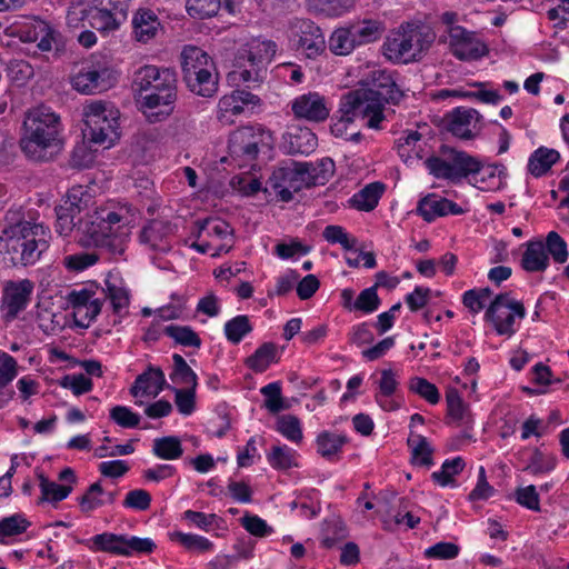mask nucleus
Segmentation results:
<instances>
[{
	"mask_svg": "<svg viewBox=\"0 0 569 569\" xmlns=\"http://www.w3.org/2000/svg\"><path fill=\"white\" fill-rule=\"evenodd\" d=\"M441 156H449L450 167L452 170L453 182H460L462 179L470 174H476L481 171V162L465 151H458L448 146H441Z\"/></svg>",
	"mask_w": 569,
	"mask_h": 569,
	"instance_id": "nucleus-19",
	"label": "nucleus"
},
{
	"mask_svg": "<svg viewBox=\"0 0 569 569\" xmlns=\"http://www.w3.org/2000/svg\"><path fill=\"white\" fill-rule=\"evenodd\" d=\"M174 402L181 415L189 416L196 409V390L197 388L178 389L173 388Z\"/></svg>",
	"mask_w": 569,
	"mask_h": 569,
	"instance_id": "nucleus-60",
	"label": "nucleus"
},
{
	"mask_svg": "<svg viewBox=\"0 0 569 569\" xmlns=\"http://www.w3.org/2000/svg\"><path fill=\"white\" fill-rule=\"evenodd\" d=\"M482 119V116L472 108L457 107L449 113H447L442 120L443 128L452 136L462 139L470 140L475 137L472 132V122H478Z\"/></svg>",
	"mask_w": 569,
	"mask_h": 569,
	"instance_id": "nucleus-15",
	"label": "nucleus"
},
{
	"mask_svg": "<svg viewBox=\"0 0 569 569\" xmlns=\"http://www.w3.org/2000/svg\"><path fill=\"white\" fill-rule=\"evenodd\" d=\"M60 116L50 107L40 104L26 113L20 148L33 162L53 160L63 149Z\"/></svg>",
	"mask_w": 569,
	"mask_h": 569,
	"instance_id": "nucleus-3",
	"label": "nucleus"
},
{
	"mask_svg": "<svg viewBox=\"0 0 569 569\" xmlns=\"http://www.w3.org/2000/svg\"><path fill=\"white\" fill-rule=\"evenodd\" d=\"M322 237L329 243H339L345 250H352L357 243V239L350 237L341 226L329 224L322 231Z\"/></svg>",
	"mask_w": 569,
	"mask_h": 569,
	"instance_id": "nucleus-54",
	"label": "nucleus"
},
{
	"mask_svg": "<svg viewBox=\"0 0 569 569\" xmlns=\"http://www.w3.org/2000/svg\"><path fill=\"white\" fill-rule=\"evenodd\" d=\"M161 22L154 11L148 8L138 9L132 18V36L141 43H149L161 30Z\"/></svg>",
	"mask_w": 569,
	"mask_h": 569,
	"instance_id": "nucleus-20",
	"label": "nucleus"
},
{
	"mask_svg": "<svg viewBox=\"0 0 569 569\" xmlns=\"http://www.w3.org/2000/svg\"><path fill=\"white\" fill-rule=\"evenodd\" d=\"M408 389L410 392L418 395L430 405H437L440 400V392L436 385L422 377H412L409 380Z\"/></svg>",
	"mask_w": 569,
	"mask_h": 569,
	"instance_id": "nucleus-49",
	"label": "nucleus"
},
{
	"mask_svg": "<svg viewBox=\"0 0 569 569\" xmlns=\"http://www.w3.org/2000/svg\"><path fill=\"white\" fill-rule=\"evenodd\" d=\"M278 431L292 442L302 440L300 420L292 415H284L278 419Z\"/></svg>",
	"mask_w": 569,
	"mask_h": 569,
	"instance_id": "nucleus-57",
	"label": "nucleus"
},
{
	"mask_svg": "<svg viewBox=\"0 0 569 569\" xmlns=\"http://www.w3.org/2000/svg\"><path fill=\"white\" fill-rule=\"evenodd\" d=\"M32 290L33 283L28 279L7 284L1 301L2 317L6 321H12L27 308Z\"/></svg>",
	"mask_w": 569,
	"mask_h": 569,
	"instance_id": "nucleus-13",
	"label": "nucleus"
},
{
	"mask_svg": "<svg viewBox=\"0 0 569 569\" xmlns=\"http://www.w3.org/2000/svg\"><path fill=\"white\" fill-rule=\"evenodd\" d=\"M559 159L560 153L556 149L540 147L530 156L528 171L536 178L542 177Z\"/></svg>",
	"mask_w": 569,
	"mask_h": 569,
	"instance_id": "nucleus-32",
	"label": "nucleus"
},
{
	"mask_svg": "<svg viewBox=\"0 0 569 569\" xmlns=\"http://www.w3.org/2000/svg\"><path fill=\"white\" fill-rule=\"evenodd\" d=\"M50 238L48 227L27 220L20 209H10L0 234V258L9 267L32 266L49 248Z\"/></svg>",
	"mask_w": 569,
	"mask_h": 569,
	"instance_id": "nucleus-2",
	"label": "nucleus"
},
{
	"mask_svg": "<svg viewBox=\"0 0 569 569\" xmlns=\"http://www.w3.org/2000/svg\"><path fill=\"white\" fill-rule=\"evenodd\" d=\"M133 86L148 92L142 103L150 122L163 121L173 112L177 101V73L173 69L152 64L140 67L133 74Z\"/></svg>",
	"mask_w": 569,
	"mask_h": 569,
	"instance_id": "nucleus-5",
	"label": "nucleus"
},
{
	"mask_svg": "<svg viewBox=\"0 0 569 569\" xmlns=\"http://www.w3.org/2000/svg\"><path fill=\"white\" fill-rule=\"evenodd\" d=\"M303 184L306 182L302 179L296 177V173L282 166L272 172L267 182L266 191L271 189L280 201L289 202L293 198V192L301 190Z\"/></svg>",
	"mask_w": 569,
	"mask_h": 569,
	"instance_id": "nucleus-16",
	"label": "nucleus"
},
{
	"mask_svg": "<svg viewBox=\"0 0 569 569\" xmlns=\"http://www.w3.org/2000/svg\"><path fill=\"white\" fill-rule=\"evenodd\" d=\"M242 527L252 536L263 538L273 532V528L270 527L266 520L257 515L246 513L241 519Z\"/></svg>",
	"mask_w": 569,
	"mask_h": 569,
	"instance_id": "nucleus-58",
	"label": "nucleus"
},
{
	"mask_svg": "<svg viewBox=\"0 0 569 569\" xmlns=\"http://www.w3.org/2000/svg\"><path fill=\"white\" fill-rule=\"evenodd\" d=\"M381 301L377 295L376 287L362 290L353 302V309L365 313H372L378 310Z\"/></svg>",
	"mask_w": 569,
	"mask_h": 569,
	"instance_id": "nucleus-59",
	"label": "nucleus"
},
{
	"mask_svg": "<svg viewBox=\"0 0 569 569\" xmlns=\"http://www.w3.org/2000/svg\"><path fill=\"white\" fill-rule=\"evenodd\" d=\"M194 226L197 228V231L194 236L197 238H200L202 232H207L208 236H214L219 239H223L228 236H232L233 229L231 226L223 219L220 218H204L199 219L194 222Z\"/></svg>",
	"mask_w": 569,
	"mask_h": 569,
	"instance_id": "nucleus-41",
	"label": "nucleus"
},
{
	"mask_svg": "<svg viewBox=\"0 0 569 569\" xmlns=\"http://www.w3.org/2000/svg\"><path fill=\"white\" fill-rule=\"evenodd\" d=\"M348 442L346 435L323 430L316 439L317 452L327 461L336 462L340 460L342 448Z\"/></svg>",
	"mask_w": 569,
	"mask_h": 569,
	"instance_id": "nucleus-25",
	"label": "nucleus"
},
{
	"mask_svg": "<svg viewBox=\"0 0 569 569\" xmlns=\"http://www.w3.org/2000/svg\"><path fill=\"white\" fill-rule=\"evenodd\" d=\"M266 131L262 127H241L229 138V154L248 164L257 159Z\"/></svg>",
	"mask_w": 569,
	"mask_h": 569,
	"instance_id": "nucleus-11",
	"label": "nucleus"
},
{
	"mask_svg": "<svg viewBox=\"0 0 569 569\" xmlns=\"http://www.w3.org/2000/svg\"><path fill=\"white\" fill-rule=\"evenodd\" d=\"M556 466L557 458L553 455H545L539 448H535L522 470L531 476H538L552 471Z\"/></svg>",
	"mask_w": 569,
	"mask_h": 569,
	"instance_id": "nucleus-46",
	"label": "nucleus"
},
{
	"mask_svg": "<svg viewBox=\"0 0 569 569\" xmlns=\"http://www.w3.org/2000/svg\"><path fill=\"white\" fill-rule=\"evenodd\" d=\"M465 467L466 462L461 457L447 459L442 463L441 470L431 473V479L441 487L453 486V477L459 475L465 469Z\"/></svg>",
	"mask_w": 569,
	"mask_h": 569,
	"instance_id": "nucleus-44",
	"label": "nucleus"
},
{
	"mask_svg": "<svg viewBox=\"0 0 569 569\" xmlns=\"http://www.w3.org/2000/svg\"><path fill=\"white\" fill-rule=\"evenodd\" d=\"M89 140L97 144L112 146L119 138L120 112L111 102L92 101L83 108Z\"/></svg>",
	"mask_w": 569,
	"mask_h": 569,
	"instance_id": "nucleus-8",
	"label": "nucleus"
},
{
	"mask_svg": "<svg viewBox=\"0 0 569 569\" xmlns=\"http://www.w3.org/2000/svg\"><path fill=\"white\" fill-rule=\"evenodd\" d=\"M448 33L451 51L459 60H477L488 53L486 44L476 39L475 33L463 27H451Z\"/></svg>",
	"mask_w": 569,
	"mask_h": 569,
	"instance_id": "nucleus-12",
	"label": "nucleus"
},
{
	"mask_svg": "<svg viewBox=\"0 0 569 569\" xmlns=\"http://www.w3.org/2000/svg\"><path fill=\"white\" fill-rule=\"evenodd\" d=\"M162 332L183 347L199 349L202 345L201 338L190 326L169 325L163 328Z\"/></svg>",
	"mask_w": 569,
	"mask_h": 569,
	"instance_id": "nucleus-40",
	"label": "nucleus"
},
{
	"mask_svg": "<svg viewBox=\"0 0 569 569\" xmlns=\"http://www.w3.org/2000/svg\"><path fill=\"white\" fill-rule=\"evenodd\" d=\"M186 9L193 19H208L220 11V0H187Z\"/></svg>",
	"mask_w": 569,
	"mask_h": 569,
	"instance_id": "nucleus-48",
	"label": "nucleus"
},
{
	"mask_svg": "<svg viewBox=\"0 0 569 569\" xmlns=\"http://www.w3.org/2000/svg\"><path fill=\"white\" fill-rule=\"evenodd\" d=\"M276 51L277 44L273 41L253 39L237 50L231 74L243 83H261Z\"/></svg>",
	"mask_w": 569,
	"mask_h": 569,
	"instance_id": "nucleus-7",
	"label": "nucleus"
},
{
	"mask_svg": "<svg viewBox=\"0 0 569 569\" xmlns=\"http://www.w3.org/2000/svg\"><path fill=\"white\" fill-rule=\"evenodd\" d=\"M152 453L163 460H177L182 457L183 448L177 436L156 438L152 445Z\"/></svg>",
	"mask_w": 569,
	"mask_h": 569,
	"instance_id": "nucleus-36",
	"label": "nucleus"
},
{
	"mask_svg": "<svg viewBox=\"0 0 569 569\" xmlns=\"http://www.w3.org/2000/svg\"><path fill=\"white\" fill-rule=\"evenodd\" d=\"M31 522L22 515L14 513L0 520V543H7V539L27 531Z\"/></svg>",
	"mask_w": 569,
	"mask_h": 569,
	"instance_id": "nucleus-45",
	"label": "nucleus"
},
{
	"mask_svg": "<svg viewBox=\"0 0 569 569\" xmlns=\"http://www.w3.org/2000/svg\"><path fill=\"white\" fill-rule=\"evenodd\" d=\"M76 542L86 546L92 552H107L117 556L128 553L123 548V535L102 532L90 539L76 538Z\"/></svg>",
	"mask_w": 569,
	"mask_h": 569,
	"instance_id": "nucleus-23",
	"label": "nucleus"
},
{
	"mask_svg": "<svg viewBox=\"0 0 569 569\" xmlns=\"http://www.w3.org/2000/svg\"><path fill=\"white\" fill-rule=\"evenodd\" d=\"M171 539L178 541L188 551L207 552L213 547V543L209 539L193 533L176 531L171 535Z\"/></svg>",
	"mask_w": 569,
	"mask_h": 569,
	"instance_id": "nucleus-51",
	"label": "nucleus"
},
{
	"mask_svg": "<svg viewBox=\"0 0 569 569\" xmlns=\"http://www.w3.org/2000/svg\"><path fill=\"white\" fill-rule=\"evenodd\" d=\"M526 308L519 300L513 299L510 292L497 295L485 312V320L490 322L498 336L512 337L517 329L516 318L526 317Z\"/></svg>",
	"mask_w": 569,
	"mask_h": 569,
	"instance_id": "nucleus-9",
	"label": "nucleus"
},
{
	"mask_svg": "<svg viewBox=\"0 0 569 569\" xmlns=\"http://www.w3.org/2000/svg\"><path fill=\"white\" fill-rule=\"evenodd\" d=\"M296 47L307 58L313 59L326 50V39L319 26L311 20H299L296 24Z\"/></svg>",
	"mask_w": 569,
	"mask_h": 569,
	"instance_id": "nucleus-14",
	"label": "nucleus"
},
{
	"mask_svg": "<svg viewBox=\"0 0 569 569\" xmlns=\"http://www.w3.org/2000/svg\"><path fill=\"white\" fill-rule=\"evenodd\" d=\"M39 487L41 490L40 502H60L64 500L73 490L71 486L58 485L54 481H50L43 473H38Z\"/></svg>",
	"mask_w": 569,
	"mask_h": 569,
	"instance_id": "nucleus-39",
	"label": "nucleus"
},
{
	"mask_svg": "<svg viewBox=\"0 0 569 569\" xmlns=\"http://www.w3.org/2000/svg\"><path fill=\"white\" fill-rule=\"evenodd\" d=\"M407 445L411 449L410 461L413 466L430 468L433 465L435 450L425 436L411 433Z\"/></svg>",
	"mask_w": 569,
	"mask_h": 569,
	"instance_id": "nucleus-33",
	"label": "nucleus"
},
{
	"mask_svg": "<svg viewBox=\"0 0 569 569\" xmlns=\"http://www.w3.org/2000/svg\"><path fill=\"white\" fill-rule=\"evenodd\" d=\"M18 375L17 360L4 351H0V389L6 388Z\"/></svg>",
	"mask_w": 569,
	"mask_h": 569,
	"instance_id": "nucleus-63",
	"label": "nucleus"
},
{
	"mask_svg": "<svg viewBox=\"0 0 569 569\" xmlns=\"http://www.w3.org/2000/svg\"><path fill=\"white\" fill-rule=\"evenodd\" d=\"M166 378L161 368L149 366L148 369L139 375L130 388L133 397L151 396L156 398L166 387Z\"/></svg>",
	"mask_w": 569,
	"mask_h": 569,
	"instance_id": "nucleus-21",
	"label": "nucleus"
},
{
	"mask_svg": "<svg viewBox=\"0 0 569 569\" xmlns=\"http://www.w3.org/2000/svg\"><path fill=\"white\" fill-rule=\"evenodd\" d=\"M103 493L104 490L99 481L90 485L86 493L78 499L81 511L88 513L103 506L104 501L99 498Z\"/></svg>",
	"mask_w": 569,
	"mask_h": 569,
	"instance_id": "nucleus-56",
	"label": "nucleus"
},
{
	"mask_svg": "<svg viewBox=\"0 0 569 569\" xmlns=\"http://www.w3.org/2000/svg\"><path fill=\"white\" fill-rule=\"evenodd\" d=\"M348 93L349 108L359 104L362 108V118L367 119V127L381 129L386 119L385 106L398 104L405 93L396 83L393 74L388 70H373L362 87Z\"/></svg>",
	"mask_w": 569,
	"mask_h": 569,
	"instance_id": "nucleus-4",
	"label": "nucleus"
},
{
	"mask_svg": "<svg viewBox=\"0 0 569 569\" xmlns=\"http://www.w3.org/2000/svg\"><path fill=\"white\" fill-rule=\"evenodd\" d=\"M515 499L520 506L529 510L540 511V498L533 485L517 488Z\"/></svg>",
	"mask_w": 569,
	"mask_h": 569,
	"instance_id": "nucleus-62",
	"label": "nucleus"
},
{
	"mask_svg": "<svg viewBox=\"0 0 569 569\" xmlns=\"http://www.w3.org/2000/svg\"><path fill=\"white\" fill-rule=\"evenodd\" d=\"M117 82V74L112 68L100 61H90L81 64L71 77L72 88L82 94H96L108 90Z\"/></svg>",
	"mask_w": 569,
	"mask_h": 569,
	"instance_id": "nucleus-10",
	"label": "nucleus"
},
{
	"mask_svg": "<svg viewBox=\"0 0 569 569\" xmlns=\"http://www.w3.org/2000/svg\"><path fill=\"white\" fill-rule=\"evenodd\" d=\"M435 41V33L417 23H402L393 30L382 46L383 56L393 63L419 61Z\"/></svg>",
	"mask_w": 569,
	"mask_h": 569,
	"instance_id": "nucleus-6",
	"label": "nucleus"
},
{
	"mask_svg": "<svg viewBox=\"0 0 569 569\" xmlns=\"http://www.w3.org/2000/svg\"><path fill=\"white\" fill-rule=\"evenodd\" d=\"M128 11L118 13L112 7L96 6L89 12V23L98 31H111L119 28V26L127 19Z\"/></svg>",
	"mask_w": 569,
	"mask_h": 569,
	"instance_id": "nucleus-26",
	"label": "nucleus"
},
{
	"mask_svg": "<svg viewBox=\"0 0 569 569\" xmlns=\"http://www.w3.org/2000/svg\"><path fill=\"white\" fill-rule=\"evenodd\" d=\"M122 505L124 508L146 511L150 508L151 495L144 489L130 490L127 493Z\"/></svg>",
	"mask_w": 569,
	"mask_h": 569,
	"instance_id": "nucleus-64",
	"label": "nucleus"
},
{
	"mask_svg": "<svg viewBox=\"0 0 569 569\" xmlns=\"http://www.w3.org/2000/svg\"><path fill=\"white\" fill-rule=\"evenodd\" d=\"M93 203L91 194L82 186H74L69 189L66 199L60 203L73 213L77 218H81L82 212L90 213L88 210Z\"/></svg>",
	"mask_w": 569,
	"mask_h": 569,
	"instance_id": "nucleus-34",
	"label": "nucleus"
},
{
	"mask_svg": "<svg viewBox=\"0 0 569 569\" xmlns=\"http://www.w3.org/2000/svg\"><path fill=\"white\" fill-rule=\"evenodd\" d=\"M358 44L373 42L381 38L386 31V26L379 20H365L361 23L351 26Z\"/></svg>",
	"mask_w": 569,
	"mask_h": 569,
	"instance_id": "nucleus-42",
	"label": "nucleus"
},
{
	"mask_svg": "<svg viewBox=\"0 0 569 569\" xmlns=\"http://www.w3.org/2000/svg\"><path fill=\"white\" fill-rule=\"evenodd\" d=\"M181 67L183 78L193 74L192 70L214 69V63L209 54L202 49L194 46H187L181 52Z\"/></svg>",
	"mask_w": 569,
	"mask_h": 569,
	"instance_id": "nucleus-30",
	"label": "nucleus"
},
{
	"mask_svg": "<svg viewBox=\"0 0 569 569\" xmlns=\"http://www.w3.org/2000/svg\"><path fill=\"white\" fill-rule=\"evenodd\" d=\"M214 69L208 70H192L193 74L186 76V81L189 90L198 96L210 98L213 97L218 90V77L213 74Z\"/></svg>",
	"mask_w": 569,
	"mask_h": 569,
	"instance_id": "nucleus-28",
	"label": "nucleus"
},
{
	"mask_svg": "<svg viewBox=\"0 0 569 569\" xmlns=\"http://www.w3.org/2000/svg\"><path fill=\"white\" fill-rule=\"evenodd\" d=\"M385 190V183L379 181L371 182L349 199L350 207L359 211H372L378 206Z\"/></svg>",
	"mask_w": 569,
	"mask_h": 569,
	"instance_id": "nucleus-29",
	"label": "nucleus"
},
{
	"mask_svg": "<svg viewBox=\"0 0 569 569\" xmlns=\"http://www.w3.org/2000/svg\"><path fill=\"white\" fill-rule=\"evenodd\" d=\"M268 462L274 469L287 470L297 466L295 450L287 446H273L267 455Z\"/></svg>",
	"mask_w": 569,
	"mask_h": 569,
	"instance_id": "nucleus-50",
	"label": "nucleus"
},
{
	"mask_svg": "<svg viewBox=\"0 0 569 569\" xmlns=\"http://www.w3.org/2000/svg\"><path fill=\"white\" fill-rule=\"evenodd\" d=\"M545 250L556 263L562 264L569 258L568 246L566 240L557 232L550 231L543 242Z\"/></svg>",
	"mask_w": 569,
	"mask_h": 569,
	"instance_id": "nucleus-47",
	"label": "nucleus"
},
{
	"mask_svg": "<svg viewBox=\"0 0 569 569\" xmlns=\"http://www.w3.org/2000/svg\"><path fill=\"white\" fill-rule=\"evenodd\" d=\"M260 392L264 396V407L272 413H278L279 411L286 409L283 405V399L281 396V385L280 382H271L260 389Z\"/></svg>",
	"mask_w": 569,
	"mask_h": 569,
	"instance_id": "nucleus-55",
	"label": "nucleus"
},
{
	"mask_svg": "<svg viewBox=\"0 0 569 569\" xmlns=\"http://www.w3.org/2000/svg\"><path fill=\"white\" fill-rule=\"evenodd\" d=\"M253 330L250 319L246 315H239L224 323V335L229 342L238 345Z\"/></svg>",
	"mask_w": 569,
	"mask_h": 569,
	"instance_id": "nucleus-43",
	"label": "nucleus"
},
{
	"mask_svg": "<svg viewBox=\"0 0 569 569\" xmlns=\"http://www.w3.org/2000/svg\"><path fill=\"white\" fill-rule=\"evenodd\" d=\"M123 548L128 551V553H122V556L130 557L133 553H152L156 550L157 545L150 538L123 535Z\"/></svg>",
	"mask_w": 569,
	"mask_h": 569,
	"instance_id": "nucleus-53",
	"label": "nucleus"
},
{
	"mask_svg": "<svg viewBox=\"0 0 569 569\" xmlns=\"http://www.w3.org/2000/svg\"><path fill=\"white\" fill-rule=\"evenodd\" d=\"M110 419L121 428H137L140 423V416L124 406H114L110 409Z\"/></svg>",
	"mask_w": 569,
	"mask_h": 569,
	"instance_id": "nucleus-61",
	"label": "nucleus"
},
{
	"mask_svg": "<svg viewBox=\"0 0 569 569\" xmlns=\"http://www.w3.org/2000/svg\"><path fill=\"white\" fill-rule=\"evenodd\" d=\"M358 46L351 26L336 29L329 38V49L336 56H347Z\"/></svg>",
	"mask_w": 569,
	"mask_h": 569,
	"instance_id": "nucleus-35",
	"label": "nucleus"
},
{
	"mask_svg": "<svg viewBox=\"0 0 569 569\" xmlns=\"http://www.w3.org/2000/svg\"><path fill=\"white\" fill-rule=\"evenodd\" d=\"M129 209L127 206L107 204L84 218H77L67 208L56 207V231L68 237L76 231V239L82 247H94L109 258L122 256L129 237Z\"/></svg>",
	"mask_w": 569,
	"mask_h": 569,
	"instance_id": "nucleus-1",
	"label": "nucleus"
},
{
	"mask_svg": "<svg viewBox=\"0 0 569 569\" xmlns=\"http://www.w3.org/2000/svg\"><path fill=\"white\" fill-rule=\"evenodd\" d=\"M417 210L427 222L433 221L437 217L465 213V210L459 204L437 194H428L422 198L418 202Z\"/></svg>",
	"mask_w": 569,
	"mask_h": 569,
	"instance_id": "nucleus-17",
	"label": "nucleus"
},
{
	"mask_svg": "<svg viewBox=\"0 0 569 569\" xmlns=\"http://www.w3.org/2000/svg\"><path fill=\"white\" fill-rule=\"evenodd\" d=\"M277 362V347L272 342L262 343L249 358L246 365L254 372H263L270 363Z\"/></svg>",
	"mask_w": 569,
	"mask_h": 569,
	"instance_id": "nucleus-37",
	"label": "nucleus"
},
{
	"mask_svg": "<svg viewBox=\"0 0 569 569\" xmlns=\"http://www.w3.org/2000/svg\"><path fill=\"white\" fill-rule=\"evenodd\" d=\"M292 111L296 117L315 122L323 121L329 116L323 97L317 92H309L297 98L292 103Z\"/></svg>",
	"mask_w": 569,
	"mask_h": 569,
	"instance_id": "nucleus-18",
	"label": "nucleus"
},
{
	"mask_svg": "<svg viewBox=\"0 0 569 569\" xmlns=\"http://www.w3.org/2000/svg\"><path fill=\"white\" fill-rule=\"evenodd\" d=\"M521 257V268L527 272H543L550 264L549 256L541 240H530Z\"/></svg>",
	"mask_w": 569,
	"mask_h": 569,
	"instance_id": "nucleus-27",
	"label": "nucleus"
},
{
	"mask_svg": "<svg viewBox=\"0 0 569 569\" xmlns=\"http://www.w3.org/2000/svg\"><path fill=\"white\" fill-rule=\"evenodd\" d=\"M348 93L341 97L339 109L337 111V120L330 127L331 133L335 137L345 138L348 136V127L353 123L355 118L362 117V108L359 104H355L353 108H349Z\"/></svg>",
	"mask_w": 569,
	"mask_h": 569,
	"instance_id": "nucleus-31",
	"label": "nucleus"
},
{
	"mask_svg": "<svg viewBox=\"0 0 569 569\" xmlns=\"http://www.w3.org/2000/svg\"><path fill=\"white\" fill-rule=\"evenodd\" d=\"M173 368L170 379L173 383L184 385L187 388H197L198 377L184 358L179 353L172 355Z\"/></svg>",
	"mask_w": 569,
	"mask_h": 569,
	"instance_id": "nucleus-38",
	"label": "nucleus"
},
{
	"mask_svg": "<svg viewBox=\"0 0 569 569\" xmlns=\"http://www.w3.org/2000/svg\"><path fill=\"white\" fill-rule=\"evenodd\" d=\"M317 146V136L308 128H297L288 132L283 142V148L288 154H309Z\"/></svg>",
	"mask_w": 569,
	"mask_h": 569,
	"instance_id": "nucleus-24",
	"label": "nucleus"
},
{
	"mask_svg": "<svg viewBox=\"0 0 569 569\" xmlns=\"http://www.w3.org/2000/svg\"><path fill=\"white\" fill-rule=\"evenodd\" d=\"M425 166L428 169L429 173L432 174L435 178L445 179L453 182V172L450 167L449 156H431L426 159Z\"/></svg>",
	"mask_w": 569,
	"mask_h": 569,
	"instance_id": "nucleus-52",
	"label": "nucleus"
},
{
	"mask_svg": "<svg viewBox=\"0 0 569 569\" xmlns=\"http://www.w3.org/2000/svg\"><path fill=\"white\" fill-rule=\"evenodd\" d=\"M173 233L172 224L163 220L150 221L140 232V241L152 250L167 251L170 248L168 237Z\"/></svg>",
	"mask_w": 569,
	"mask_h": 569,
	"instance_id": "nucleus-22",
	"label": "nucleus"
}]
</instances>
